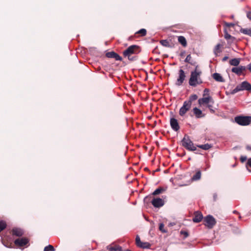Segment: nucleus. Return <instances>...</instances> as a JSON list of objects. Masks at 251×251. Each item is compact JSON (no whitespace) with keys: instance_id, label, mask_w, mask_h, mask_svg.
<instances>
[{"instance_id":"1","label":"nucleus","mask_w":251,"mask_h":251,"mask_svg":"<svg viewBox=\"0 0 251 251\" xmlns=\"http://www.w3.org/2000/svg\"><path fill=\"white\" fill-rule=\"evenodd\" d=\"M202 71L199 68L198 65L195 67V70L191 72L189 84L193 87L202 83L203 81L201 77Z\"/></svg>"},{"instance_id":"2","label":"nucleus","mask_w":251,"mask_h":251,"mask_svg":"<svg viewBox=\"0 0 251 251\" xmlns=\"http://www.w3.org/2000/svg\"><path fill=\"white\" fill-rule=\"evenodd\" d=\"M141 51L139 46L137 45H131L128 47L123 51V55L125 57H127L131 61H133L137 59L136 56Z\"/></svg>"},{"instance_id":"3","label":"nucleus","mask_w":251,"mask_h":251,"mask_svg":"<svg viewBox=\"0 0 251 251\" xmlns=\"http://www.w3.org/2000/svg\"><path fill=\"white\" fill-rule=\"evenodd\" d=\"M198 98V97L196 94L190 95L188 100L184 101L182 106L180 108L179 115L181 117L184 116L191 108L192 102L197 100Z\"/></svg>"},{"instance_id":"4","label":"nucleus","mask_w":251,"mask_h":251,"mask_svg":"<svg viewBox=\"0 0 251 251\" xmlns=\"http://www.w3.org/2000/svg\"><path fill=\"white\" fill-rule=\"evenodd\" d=\"M181 144L183 147L189 151H195L197 150V147L194 145L189 137L187 135H184L181 141Z\"/></svg>"},{"instance_id":"5","label":"nucleus","mask_w":251,"mask_h":251,"mask_svg":"<svg viewBox=\"0 0 251 251\" xmlns=\"http://www.w3.org/2000/svg\"><path fill=\"white\" fill-rule=\"evenodd\" d=\"M235 122L241 126H248L251 123V116H237L235 118Z\"/></svg>"},{"instance_id":"6","label":"nucleus","mask_w":251,"mask_h":251,"mask_svg":"<svg viewBox=\"0 0 251 251\" xmlns=\"http://www.w3.org/2000/svg\"><path fill=\"white\" fill-rule=\"evenodd\" d=\"M178 77L176 81L175 85L177 86H181L186 77V73L182 69H180L178 72Z\"/></svg>"},{"instance_id":"7","label":"nucleus","mask_w":251,"mask_h":251,"mask_svg":"<svg viewBox=\"0 0 251 251\" xmlns=\"http://www.w3.org/2000/svg\"><path fill=\"white\" fill-rule=\"evenodd\" d=\"M204 224L209 228H212L216 224L215 218L211 215H208L203 219Z\"/></svg>"},{"instance_id":"8","label":"nucleus","mask_w":251,"mask_h":251,"mask_svg":"<svg viewBox=\"0 0 251 251\" xmlns=\"http://www.w3.org/2000/svg\"><path fill=\"white\" fill-rule=\"evenodd\" d=\"M209 103L214 104V100L211 96L203 97L198 100V103L200 106L204 105V104H208Z\"/></svg>"},{"instance_id":"9","label":"nucleus","mask_w":251,"mask_h":251,"mask_svg":"<svg viewBox=\"0 0 251 251\" xmlns=\"http://www.w3.org/2000/svg\"><path fill=\"white\" fill-rule=\"evenodd\" d=\"M28 239L25 237L18 238L14 241L15 245L20 248L25 246L28 243Z\"/></svg>"},{"instance_id":"10","label":"nucleus","mask_w":251,"mask_h":251,"mask_svg":"<svg viewBox=\"0 0 251 251\" xmlns=\"http://www.w3.org/2000/svg\"><path fill=\"white\" fill-rule=\"evenodd\" d=\"M151 204L154 207L159 208L164 204V201L161 198H153L151 201Z\"/></svg>"},{"instance_id":"11","label":"nucleus","mask_w":251,"mask_h":251,"mask_svg":"<svg viewBox=\"0 0 251 251\" xmlns=\"http://www.w3.org/2000/svg\"><path fill=\"white\" fill-rule=\"evenodd\" d=\"M170 126L171 128L175 131H178L180 129V126L179 125L178 121L174 118H171Z\"/></svg>"},{"instance_id":"12","label":"nucleus","mask_w":251,"mask_h":251,"mask_svg":"<svg viewBox=\"0 0 251 251\" xmlns=\"http://www.w3.org/2000/svg\"><path fill=\"white\" fill-rule=\"evenodd\" d=\"M105 56L108 58H114L116 60L121 61L122 60V58L114 51L107 52L106 53Z\"/></svg>"},{"instance_id":"13","label":"nucleus","mask_w":251,"mask_h":251,"mask_svg":"<svg viewBox=\"0 0 251 251\" xmlns=\"http://www.w3.org/2000/svg\"><path fill=\"white\" fill-rule=\"evenodd\" d=\"M193 113L195 117L197 119H200L205 117V114L202 113V111L197 107H194L193 109Z\"/></svg>"},{"instance_id":"14","label":"nucleus","mask_w":251,"mask_h":251,"mask_svg":"<svg viewBox=\"0 0 251 251\" xmlns=\"http://www.w3.org/2000/svg\"><path fill=\"white\" fill-rule=\"evenodd\" d=\"M246 68L245 66H240L238 67H234L231 69L232 72L238 75H240L244 71H245Z\"/></svg>"},{"instance_id":"15","label":"nucleus","mask_w":251,"mask_h":251,"mask_svg":"<svg viewBox=\"0 0 251 251\" xmlns=\"http://www.w3.org/2000/svg\"><path fill=\"white\" fill-rule=\"evenodd\" d=\"M11 233L13 236L21 237L24 235V232L23 230L20 228L14 227L12 229Z\"/></svg>"},{"instance_id":"16","label":"nucleus","mask_w":251,"mask_h":251,"mask_svg":"<svg viewBox=\"0 0 251 251\" xmlns=\"http://www.w3.org/2000/svg\"><path fill=\"white\" fill-rule=\"evenodd\" d=\"M203 219V216L202 213L200 211H196L194 214V217L193 218V221L194 223H199Z\"/></svg>"},{"instance_id":"17","label":"nucleus","mask_w":251,"mask_h":251,"mask_svg":"<svg viewBox=\"0 0 251 251\" xmlns=\"http://www.w3.org/2000/svg\"><path fill=\"white\" fill-rule=\"evenodd\" d=\"M201 172L200 170L196 169L195 170V174L191 177L192 181H198L201 178Z\"/></svg>"},{"instance_id":"18","label":"nucleus","mask_w":251,"mask_h":251,"mask_svg":"<svg viewBox=\"0 0 251 251\" xmlns=\"http://www.w3.org/2000/svg\"><path fill=\"white\" fill-rule=\"evenodd\" d=\"M213 78L217 81L218 82H224L225 80L221 76V75L219 74L215 73L213 74Z\"/></svg>"},{"instance_id":"19","label":"nucleus","mask_w":251,"mask_h":251,"mask_svg":"<svg viewBox=\"0 0 251 251\" xmlns=\"http://www.w3.org/2000/svg\"><path fill=\"white\" fill-rule=\"evenodd\" d=\"M241 87L243 90H246L248 91L251 90V85L247 81H243L241 83Z\"/></svg>"},{"instance_id":"20","label":"nucleus","mask_w":251,"mask_h":251,"mask_svg":"<svg viewBox=\"0 0 251 251\" xmlns=\"http://www.w3.org/2000/svg\"><path fill=\"white\" fill-rule=\"evenodd\" d=\"M178 41L184 47H186L187 45L186 40L183 36L178 37Z\"/></svg>"},{"instance_id":"21","label":"nucleus","mask_w":251,"mask_h":251,"mask_svg":"<svg viewBox=\"0 0 251 251\" xmlns=\"http://www.w3.org/2000/svg\"><path fill=\"white\" fill-rule=\"evenodd\" d=\"M222 45L218 44L215 47L214 49V53L216 56H218L219 54L222 52V50L221 48L222 47Z\"/></svg>"},{"instance_id":"22","label":"nucleus","mask_w":251,"mask_h":251,"mask_svg":"<svg viewBox=\"0 0 251 251\" xmlns=\"http://www.w3.org/2000/svg\"><path fill=\"white\" fill-rule=\"evenodd\" d=\"M240 62V58H234L229 61V64L232 66H237Z\"/></svg>"},{"instance_id":"23","label":"nucleus","mask_w":251,"mask_h":251,"mask_svg":"<svg viewBox=\"0 0 251 251\" xmlns=\"http://www.w3.org/2000/svg\"><path fill=\"white\" fill-rule=\"evenodd\" d=\"M165 191V189L161 187H160L156 189L152 193V195L153 196H156L159 195L160 194L162 193L163 192Z\"/></svg>"},{"instance_id":"24","label":"nucleus","mask_w":251,"mask_h":251,"mask_svg":"<svg viewBox=\"0 0 251 251\" xmlns=\"http://www.w3.org/2000/svg\"><path fill=\"white\" fill-rule=\"evenodd\" d=\"M197 147L204 150H208L211 148V146L208 144L197 145Z\"/></svg>"},{"instance_id":"25","label":"nucleus","mask_w":251,"mask_h":251,"mask_svg":"<svg viewBox=\"0 0 251 251\" xmlns=\"http://www.w3.org/2000/svg\"><path fill=\"white\" fill-rule=\"evenodd\" d=\"M138 247L143 249H149L151 247V244L148 242H141Z\"/></svg>"},{"instance_id":"26","label":"nucleus","mask_w":251,"mask_h":251,"mask_svg":"<svg viewBox=\"0 0 251 251\" xmlns=\"http://www.w3.org/2000/svg\"><path fill=\"white\" fill-rule=\"evenodd\" d=\"M160 43L164 47H171L169 42L167 40H162L160 41Z\"/></svg>"},{"instance_id":"27","label":"nucleus","mask_w":251,"mask_h":251,"mask_svg":"<svg viewBox=\"0 0 251 251\" xmlns=\"http://www.w3.org/2000/svg\"><path fill=\"white\" fill-rule=\"evenodd\" d=\"M241 31L242 33H243L244 34H246V35L251 36V28H250V29L242 28L241 29Z\"/></svg>"},{"instance_id":"28","label":"nucleus","mask_w":251,"mask_h":251,"mask_svg":"<svg viewBox=\"0 0 251 251\" xmlns=\"http://www.w3.org/2000/svg\"><path fill=\"white\" fill-rule=\"evenodd\" d=\"M242 90H243V89H242V87H241V84L240 85L237 86L232 91L231 93L232 94H234L236 93L237 92L240 91H242Z\"/></svg>"},{"instance_id":"29","label":"nucleus","mask_w":251,"mask_h":251,"mask_svg":"<svg viewBox=\"0 0 251 251\" xmlns=\"http://www.w3.org/2000/svg\"><path fill=\"white\" fill-rule=\"evenodd\" d=\"M242 90H243V89H242V87H241V84L240 85L237 86L232 91L231 93L232 94H234L236 93L237 92L240 91H242Z\"/></svg>"},{"instance_id":"30","label":"nucleus","mask_w":251,"mask_h":251,"mask_svg":"<svg viewBox=\"0 0 251 251\" xmlns=\"http://www.w3.org/2000/svg\"><path fill=\"white\" fill-rule=\"evenodd\" d=\"M6 224L3 221H0V232L6 228Z\"/></svg>"},{"instance_id":"31","label":"nucleus","mask_w":251,"mask_h":251,"mask_svg":"<svg viewBox=\"0 0 251 251\" xmlns=\"http://www.w3.org/2000/svg\"><path fill=\"white\" fill-rule=\"evenodd\" d=\"M55 249L54 247L50 245H49L45 247L44 251H54Z\"/></svg>"},{"instance_id":"32","label":"nucleus","mask_w":251,"mask_h":251,"mask_svg":"<svg viewBox=\"0 0 251 251\" xmlns=\"http://www.w3.org/2000/svg\"><path fill=\"white\" fill-rule=\"evenodd\" d=\"M136 34H140L142 36H145L147 34V31L145 29L142 28L138 31Z\"/></svg>"},{"instance_id":"33","label":"nucleus","mask_w":251,"mask_h":251,"mask_svg":"<svg viewBox=\"0 0 251 251\" xmlns=\"http://www.w3.org/2000/svg\"><path fill=\"white\" fill-rule=\"evenodd\" d=\"M121 247L119 246L112 247L109 249V251H121Z\"/></svg>"},{"instance_id":"34","label":"nucleus","mask_w":251,"mask_h":251,"mask_svg":"<svg viewBox=\"0 0 251 251\" xmlns=\"http://www.w3.org/2000/svg\"><path fill=\"white\" fill-rule=\"evenodd\" d=\"M213 104L211 103H209L208 104H207L206 107L209 109L210 112L212 113H214L215 112V110L213 109Z\"/></svg>"},{"instance_id":"35","label":"nucleus","mask_w":251,"mask_h":251,"mask_svg":"<svg viewBox=\"0 0 251 251\" xmlns=\"http://www.w3.org/2000/svg\"><path fill=\"white\" fill-rule=\"evenodd\" d=\"M191 59H192V57L191 56V54H189L187 56L186 58H185V62H187V63H190L193 65H194V64L190 62Z\"/></svg>"},{"instance_id":"36","label":"nucleus","mask_w":251,"mask_h":251,"mask_svg":"<svg viewBox=\"0 0 251 251\" xmlns=\"http://www.w3.org/2000/svg\"><path fill=\"white\" fill-rule=\"evenodd\" d=\"M159 229L163 233L167 232V231L164 229V225L162 223L159 224Z\"/></svg>"},{"instance_id":"37","label":"nucleus","mask_w":251,"mask_h":251,"mask_svg":"<svg viewBox=\"0 0 251 251\" xmlns=\"http://www.w3.org/2000/svg\"><path fill=\"white\" fill-rule=\"evenodd\" d=\"M225 38L226 40L234 38L233 37L229 34L226 31H225Z\"/></svg>"},{"instance_id":"38","label":"nucleus","mask_w":251,"mask_h":251,"mask_svg":"<svg viewBox=\"0 0 251 251\" xmlns=\"http://www.w3.org/2000/svg\"><path fill=\"white\" fill-rule=\"evenodd\" d=\"M209 96V90L205 88L203 91V97H208Z\"/></svg>"},{"instance_id":"39","label":"nucleus","mask_w":251,"mask_h":251,"mask_svg":"<svg viewBox=\"0 0 251 251\" xmlns=\"http://www.w3.org/2000/svg\"><path fill=\"white\" fill-rule=\"evenodd\" d=\"M180 234L181 235H183L184 236V238H186L189 236V233L188 231L185 230H181L180 231Z\"/></svg>"},{"instance_id":"40","label":"nucleus","mask_w":251,"mask_h":251,"mask_svg":"<svg viewBox=\"0 0 251 251\" xmlns=\"http://www.w3.org/2000/svg\"><path fill=\"white\" fill-rule=\"evenodd\" d=\"M135 240H136V244L137 245V246L138 247L139 245L141 243V241L140 240V237L139 236H137L136 237V239H135Z\"/></svg>"},{"instance_id":"41","label":"nucleus","mask_w":251,"mask_h":251,"mask_svg":"<svg viewBox=\"0 0 251 251\" xmlns=\"http://www.w3.org/2000/svg\"><path fill=\"white\" fill-rule=\"evenodd\" d=\"M224 25L227 27H233L234 26V24L231 23L224 22Z\"/></svg>"},{"instance_id":"42","label":"nucleus","mask_w":251,"mask_h":251,"mask_svg":"<svg viewBox=\"0 0 251 251\" xmlns=\"http://www.w3.org/2000/svg\"><path fill=\"white\" fill-rule=\"evenodd\" d=\"M247 157L244 156H241L240 157V161L241 162L243 163L247 160Z\"/></svg>"},{"instance_id":"43","label":"nucleus","mask_w":251,"mask_h":251,"mask_svg":"<svg viewBox=\"0 0 251 251\" xmlns=\"http://www.w3.org/2000/svg\"><path fill=\"white\" fill-rule=\"evenodd\" d=\"M247 165L251 167V158L248 159Z\"/></svg>"},{"instance_id":"44","label":"nucleus","mask_w":251,"mask_h":251,"mask_svg":"<svg viewBox=\"0 0 251 251\" xmlns=\"http://www.w3.org/2000/svg\"><path fill=\"white\" fill-rule=\"evenodd\" d=\"M248 18L251 20V11L247 14Z\"/></svg>"},{"instance_id":"45","label":"nucleus","mask_w":251,"mask_h":251,"mask_svg":"<svg viewBox=\"0 0 251 251\" xmlns=\"http://www.w3.org/2000/svg\"><path fill=\"white\" fill-rule=\"evenodd\" d=\"M228 58V56H225L223 59H222V61L223 62H225L226 61Z\"/></svg>"},{"instance_id":"46","label":"nucleus","mask_w":251,"mask_h":251,"mask_svg":"<svg viewBox=\"0 0 251 251\" xmlns=\"http://www.w3.org/2000/svg\"><path fill=\"white\" fill-rule=\"evenodd\" d=\"M246 148L247 150L248 151H251V146H249V145H247L246 147Z\"/></svg>"},{"instance_id":"47","label":"nucleus","mask_w":251,"mask_h":251,"mask_svg":"<svg viewBox=\"0 0 251 251\" xmlns=\"http://www.w3.org/2000/svg\"><path fill=\"white\" fill-rule=\"evenodd\" d=\"M184 54H185V51H183L182 52H181L180 54V55L181 56V57H183L184 56Z\"/></svg>"},{"instance_id":"48","label":"nucleus","mask_w":251,"mask_h":251,"mask_svg":"<svg viewBox=\"0 0 251 251\" xmlns=\"http://www.w3.org/2000/svg\"><path fill=\"white\" fill-rule=\"evenodd\" d=\"M248 69L250 70V71L251 72V63L249 65Z\"/></svg>"},{"instance_id":"49","label":"nucleus","mask_w":251,"mask_h":251,"mask_svg":"<svg viewBox=\"0 0 251 251\" xmlns=\"http://www.w3.org/2000/svg\"><path fill=\"white\" fill-rule=\"evenodd\" d=\"M233 213H237V214H238V212L237 211H236V210H234V211H233Z\"/></svg>"},{"instance_id":"50","label":"nucleus","mask_w":251,"mask_h":251,"mask_svg":"<svg viewBox=\"0 0 251 251\" xmlns=\"http://www.w3.org/2000/svg\"><path fill=\"white\" fill-rule=\"evenodd\" d=\"M147 199H148V197H146V198H145V200H147Z\"/></svg>"}]
</instances>
